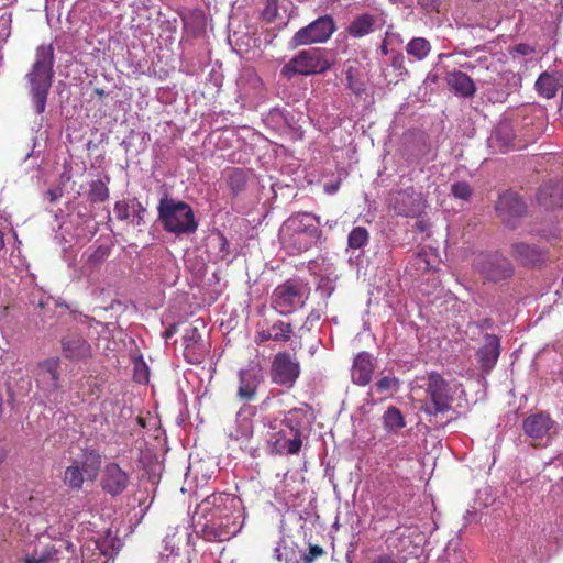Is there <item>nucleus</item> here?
I'll return each mask as SVG.
<instances>
[{"label": "nucleus", "instance_id": "41", "mask_svg": "<svg viewBox=\"0 0 563 563\" xmlns=\"http://www.w3.org/2000/svg\"><path fill=\"white\" fill-rule=\"evenodd\" d=\"M451 192L455 198L467 201L473 195V190L468 183L459 181L451 186Z\"/></svg>", "mask_w": 563, "mask_h": 563}, {"label": "nucleus", "instance_id": "49", "mask_svg": "<svg viewBox=\"0 0 563 563\" xmlns=\"http://www.w3.org/2000/svg\"><path fill=\"white\" fill-rule=\"evenodd\" d=\"M369 563H400L389 554H380L375 556Z\"/></svg>", "mask_w": 563, "mask_h": 563}, {"label": "nucleus", "instance_id": "4", "mask_svg": "<svg viewBox=\"0 0 563 563\" xmlns=\"http://www.w3.org/2000/svg\"><path fill=\"white\" fill-rule=\"evenodd\" d=\"M157 212L158 220L166 232L176 235L190 234L198 228L194 210L185 201L165 196L159 200Z\"/></svg>", "mask_w": 563, "mask_h": 563}, {"label": "nucleus", "instance_id": "63", "mask_svg": "<svg viewBox=\"0 0 563 563\" xmlns=\"http://www.w3.org/2000/svg\"><path fill=\"white\" fill-rule=\"evenodd\" d=\"M5 454L0 452V464L4 461Z\"/></svg>", "mask_w": 563, "mask_h": 563}, {"label": "nucleus", "instance_id": "9", "mask_svg": "<svg viewBox=\"0 0 563 563\" xmlns=\"http://www.w3.org/2000/svg\"><path fill=\"white\" fill-rule=\"evenodd\" d=\"M522 430L532 446L542 448L547 446L552 435L556 433V422L550 413L538 411L525 418Z\"/></svg>", "mask_w": 563, "mask_h": 563}, {"label": "nucleus", "instance_id": "52", "mask_svg": "<svg viewBox=\"0 0 563 563\" xmlns=\"http://www.w3.org/2000/svg\"><path fill=\"white\" fill-rule=\"evenodd\" d=\"M184 356L190 364H200L203 361V354H184Z\"/></svg>", "mask_w": 563, "mask_h": 563}, {"label": "nucleus", "instance_id": "56", "mask_svg": "<svg viewBox=\"0 0 563 563\" xmlns=\"http://www.w3.org/2000/svg\"><path fill=\"white\" fill-rule=\"evenodd\" d=\"M380 51H382V54L383 55H388L389 51H388V44L385 41H383L382 45H380Z\"/></svg>", "mask_w": 563, "mask_h": 563}, {"label": "nucleus", "instance_id": "48", "mask_svg": "<svg viewBox=\"0 0 563 563\" xmlns=\"http://www.w3.org/2000/svg\"><path fill=\"white\" fill-rule=\"evenodd\" d=\"M136 208L137 209H136L135 217H134V223L136 225L144 224L145 223L144 214L146 212V209L141 203H137Z\"/></svg>", "mask_w": 563, "mask_h": 563}, {"label": "nucleus", "instance_id": "12", "mask_svg": "<svg viewBox=\"0 0 563 563\" xmlns=\"http://www.w3.org/2000/svg\"><path fill=\"white\" fill-rule=\"evenodd\" d=\"M474 266L484 279L494 283L514 275V266L510 261L498 253L478 255Z\"/></svg>", "mask_w": 563, "mask_h": 563}, {"label": "nucleus", "instance_id": "55", "mask_svg": "<svg viewBox=\"0 0 563 563\" xmlns=\"http://www.w3.org/2000/svg\"><path fill=\"white\" fill-rule=\"evenodd\" d=\"M220 240H221V249H220L221 252L228 253L229 242H228L227 238L221 235Z\"/></svg>", "mask_w": 563, "mask_h": 563}, {"label": "nucleus", "instance_id": "36", "mask_svg": "<svg viewBox=\"0 0 563 563\" xmlns=\"http://www.w3.org/2000/svg\"><path fill=\"white\" fill-rule=\"evenodd\" d=\"M368 231L363 227H356L354 228L349 236H347V244L351 249H361L368 242Z\"/></svg>", "mask_w": 563, "mask_h": 563}, {"label": "nucleus", "instance_id": "3", "mask_svg": "<svg viewBox=\"0 0 563 563\" xmlns=\"http://www.w3.org/2000/svg\"><path fill=\"white\" fill-rule=\"evenodd\" d=\"M54 49L52 45H41L36 49L35 62L26 75L31 97L36 113L45 111L47 95L54 76Z\"/></svg>", "mask_w": 563, "mask_h": 563}, {"label": "nucleus", "instance_id": "59", "mask_svg": "<svg viewBox=\"0 0 563 563\" xmlns=\"http://www.w3.org/2000/svg\"><path fill=\"white\" fill-rule=\"evenodd\" d=\"M416 225H417V229L420 230V231H423L426 229V225H424V223L422 221H418L416 223Z\"/></svg>", "mask_w": 563, "mask_h": 563}, {"label": "nucleus", "instance_id": "40", "mask_svg": "<svg viewBox=\"0 0 563 563\" xmlns=\"http://www.w3.org/2000/svg\"><path fill=\"white\" fill-rule=\"evenodd\" d=\"M327 551L318 544H309L307 551L301 554L302 563H314L318 559L325 556Z\"/></svg>", "mask_w": 563, "mask_h": 563}, {"label": "nucleus", "instance_id": "53", "mask_svg": "<svg viewBox=\"0 0 563 563\" xmlns=\"http://www.w3.org/2000/svg\"><path fill=\"white\" fill-rule=\"evenodd\" d=\"M320 318H321V313H320L319 311H317V310H312V311L308 314L306 322H313V321H318V320H320Z\"/></svg>", "mask_w": 563, "mask_h": 563}, {"label": "nucleus", "instance_id": "51", "mask_svg": "<svg viewBox=\"0 0 563 563\" xmlns=\"http://www.w3.org/2000/svg\"><path fill=\"white\" fill-rule=\"evenodd\" d=\"M341 186V180H336L334 183H329L324 185V191L329 195L335 194Z\"/></svg>", "mask_w": 563, "mask_h": 563}, {"label": "nucleus", "instance_id": "35", "mask_svg": "<svg viewBox=\"0 0 563 563\" xmlns=\"http://www.w3.org/2000/svg\"><path fill=\"white\" fill-rule=\"evenodd\" d=\"M181 346L185 352L189 350H200L202 347L201 335L197 328H188L185 330Z\"/></svg>", "mask_w": 563, "mask_h": 563}, {"label": "nucleus", "instance_id": "29", "mask_svg": "<svg viewBox=\"0 0 563 563\" xmlns=\"http://www.w3.org/2000/svg\"><path fill=\"white\" fill-rule=\"evenodd\" d=\"M225 180L234 195L243 191L247 183V172L240 167L225 169Z\"/></svg>", "mask_w": 563, "mask_h": 563}, {"label": "nucleus", "instance_id": "44", "mask_svg": "<svg viewBox=\"0 0 563 563\" xmlns=\"http://www.w3.org/2000/svg\"><path fill=\"white\" fill-rule=\"evenodd\" d=\"M114 213L119 220H126L130 217V207L126 201H117L114 205Z\"/></svg>", "mask_w": 563, "mask_h": 563}, {"label": "nucleus", "instance_id": "8", "mask_svg": "<svg viewBox=\"0 0 563 563\" xmlns=\"http://www.w3.org/2000/svg\"><path fill=\"white\" fill-rule=\"evenodd\" d=\"M428 401L422 407V411L430 416L437 417L439 413H444L451 410L453 396L449 383L438 373H430L428 375L427 384Z\"/></svg>", "mask_w": 563, "mask_h": 563}, {"label": "nucleus", "instance_id": "45", "mask_svg": "<svg viewBox=\"0 0 563 563\" xmlns=\"http://www.w3.org/2000/svg\"><path fill=\"white\" fill-rule=\"evenodd\" d=\"M391 66L395 70L399 71L400 75L408 73L405 66V57L401 53H397L391 57Z\"/></svg>", "mask_w": 563, "mask_h": 563}, {"label": "nucleus", "instance_id": "18", "mask_svg": "<svg viewBox=\"0 0 563 563\" xmlns=\"http://www.w3.org/2000/svg\"><path fill=\"white\" fill-rule=\"evenodd\" d=\"M297 335L294 332L292 324L284 320H276L269 328L258 330L255 334V342L263 343L273 340L278 343L290 342L294 350L302 349L300 343H297Z\"/></svg>", "mask_w": 563, "mask_h": 563}, {"label": "nucleus", "instance_id": "15", "mask_svg": "<svg viewBox=\"0 0 563 563\" xmlns=\"http://www.w3.org/2000/svg\"><path fill=\"white\" fill-rule=\"evenodd\" d=\"M510 256L521 266L534 268L549 260V252L537 244L516 241L510 244Z\"/></svg>", "mask_w": 563, "mask_h": 563}, {"label": "nucleus", "instance_id": "39", "mask_svg": "<svg viewBox=\"0 0 563 563\" xmlns=\"http://www.w3.org/2000/svg\"><path fill=\"white\" fill-rule=\"evenodd\" d=\"M261 18L267 23L275 21L278 15V0H261Z\"/></svg>", "mask_w": 563, "mask_h": 563}, {"label": "nucleus", "instance_id": "1", "mask_svg": "<svg viewBox=\"0 0 563 563\" xmlns=\"http://www.w3.org/2000/svg\"><path fill=\"white\" fill-rule=\"evenodd\" d=\"M196 532L207 542H224L243 527L239 498L229 493H213L196 508L192 517Z\"/></svg>", "mask_w": 563, "mask_h": 563}, {"label": "nucleus", "instance_id": "34", "mask_svg": "<svg viewBox=\"0 0 563 563\" xmlns=\"http://www.w3.org/2000/svg\"><path fill=\"white\" fill-rule=\"evenodd\" d=\"M63 352H86L90 350L88 343L78 333H68L62 340Z\"/></svg>", "mask_w": 563, "mask_h": 563}, {"label": "nucleus", "instance_id": "33", "mask_svg": "<svg viewBox=\"0 0 563 563\" xmlns=\"http://www.w3.org/2000/svg\"><path fill=\"white\" fill-rule=\"evenodd\" d=\"M110 181V177H107V181L97 179L91 181L88 191V199L91 203L103 202L109 198V188L107 183Z\"/></svg>", "mask_w": 563, "mask_h": 563}, {"label": "nucleus", "instance_id": "14", "mask_svg": "<svg viewBox=\"0 0 563 563\" xmlns=\"http://www.w3.org/2000/svg\"><path fill=\"white\" fill-rule=\"evenodd\" d=\"M264 380L261 362L253 360L246 368L239 372V387L236 396L239 400L251 402L256 399L257 388Z\"/></svg>", "mask_w": 563, "mask_h": 563}, {"label": "nucleus", "instance_id": "22", "mask_svg": "<svg viewBox=\"0 0 563 563\" xmlns=\"http://www.w3.org/2000/svg\"><path fill=\"white\" fill-rule=\"evenodd\" d=\"M537 201L545 209L563 206V179L547 181L538 189Z\"/></svg>", "mask_w": 563, "mask_h": 563}, {"label": "nucleus", "instance_id": "54", "mask_svg": "<svg viewBox=\"0 0 563 563\" xmlns=\"http://www.w3.org/2000/svg\"><path fill=\"white\" fill-rule=\"evenodd\" d=\"M176 330H177V325L176 324H172L169 325L166 331L164 332V338L167 340L169 338H172L175 333H176Z\"/></svg>", "mask_w": 563, "mask_h": 563}, {"label": "nucleus", "instance_id": "62", "mask_svg": "<svg viewBox=\"0 0 563 563\" xmlns=\"http://www.w3.org/2000/svg\"><path fill=\"white\" fill-rule=\"evenodd\" d=\"M96 93L100 97L104 96V90L97 88Z\"/></svg>", "mask_w": 563, "mask_h": 563}, {"label": "nucleus", "instance_id": "24", "mask_svg": "<svg viewBox=\"0 0 563 563\" xmlns=\"http://www.w3.org/2000/svg\"><path fill=\"white\" fill-rule=\"evenodd\" d=\"M445 81L449 88L460 97L470 98L476 92L473 79L461 70H453L446 74Z\"/></svg>", "mask_w": 563, "mask_h": 563}, {"label": "nucleus", "instance_id": "26", "mask_svg": "<svg viewBox=\"0 0 563 563\" xmlns=\"http://www.w3.org/2000/svg\"><path fill=\"white\" fill-rule=\"evenodd\" d=\"M560 85V74L558 71H544L538 77L534 87L537 92L547 98L551 99L555 97Z\"/></svg>", "mask_w": 563, "mask_h": 563}, {"label": "nucleus", "instance_id": "17", "mask_svg": "<svg viewBox=\"0 0 563 563\" xmlns=\"http://www.w3.org/2000/svg\"><path fill=\"white\" fill-rule=\"evenodd\" d=\"M271 374L274 383L291 387L299 377L300 366L290 354H276Z\"/></svg>", "mask_w": 563, "mask_h": 563}, {"label": "nucleus", "instance_id": "16", "mask_svg": "<svg viewBox=\"0 0 563 563\" xmlns=\"http://www.w3.org/2000/svg\"><path fill=\"white\" fill-rule=\"evenodd\" d=\"M493 327L490 319H484L481 323H470L466 329V334L476 344L472 346L477 352H499L500 339L494 333H489Z\"/></svg>", "mask_w": 563, "mask_h": 563}, {"label": "nucleus", "instance_id": "32", "mask_svg": "<svg viewBox=\"0 0 563 563\" xmlns=\"http://www.w3.org/2000/svg\"><path fill=\"white\" fill-rule=\"evenodd\" d=\"M58 365L59 361L57 357L45 360L38 365V376L42 379H48L52 388H57L58 380Z\"/></svg>", "mask_w": 563, "mask_h": 563}, {"label": "nucleus", "instance_id": "30", "mask_svg": "<svg viewBox=\"0 0 563 563\" xmlns=\"http://www.w3.org/2000/svg\"><path fill=\"white\" fill-rule=\"evenodd\" d=\"M383 424L388 432L397 433L405 428L406 421L401 411L397 407L390 406L383 415Z\"/></svg>", "mask_w": 563, "mask_h": 563}, {"label": "nucleus", "instance_id": "23", "mask_svg": "<svg viewBox=\"0 0 563 563\" xmlns=\"http://www.w3.org/2000/svg\"><path fill=\"white\" fill-rule=\"evenodd\" d=\"M416 539H421L420 533H418V529L405 527L397 528L387 541L389 542V547L394 548L397 552L413 553L410 551V545H413L415 549L419 547V543L416 542Z\"/></svg>", "mask_w": 563, "mask_h": 563}, {"label": "nucleus", "instance_id": "57", "mask_svg": "<svg viewBox=\"0 0 563 563\" xmlns=\"http://www.w3.org/2000/svg\"><path fill=\"white\" fill-rule=\"evenodd\" d=\"M461 67L464 69H467V70H474L475 65L471 62H466V63L462 64Z\"/></svg>", "mask_w": 563, "mask_h": 563}, {"label": "nucleus", "instance_id": "50", "mask_svg": "<svg viewBox=\"0 0 563 563\" xmlns=\"http://www.w3.org/2000/svg\"><path fill=\"white\" fill-rule=\"evenodd\" d=\"M109 254V250L108 247H104V246H99L92 254H91V260L93 261H99V260H102L106 256H108Z\"/></svg>", "mask_w": 563, "mask_h": 563}, {"label": "nucleus", "instance_id": "10", "mask_svg": "<svg viewBox=\"0 0 563 563\" xmlns=\"http://www.w3.org/2000/svg\"><path fill=\"white\" fill-rule=\"evenodd\" d=\"M335 30L333 16L325 14L298 30L291 37L290 43L294 47L325 43Z\"/></svg>", "mask_w": 563, "mask_h": 563}, {"label": "nucleus", "instance_id": "21", "mask_svg": "<svg viewBox=\"0 0 563 563\" xmlns=\"http://www.w3.org/2000/svg\"><path fill=\"white\" fill-rule=\"evenodd\" d=\"M495 140L503 152L522 150L528 141L517 135L510 121L504 120L495 129Z\"/></svg>", "mask_w": 563, "mask_h": 563}, {"label": "nucleus", "instance_id": "6", "mask_svg": "<svg viewBox=\"0 0 563 563\" xmlns=\"http://www.w3.org/2000/svg\"><path fill=\"white\" fill-rule=\"evenodd\" d=\"M333 62L328 58V53L321 48L300 51L282 68V75L291 78L295 75L309 76L322 74L329 70Z\"/></svg>", "mask_w": 563, "mask_h": 563}, {"label": "nucleus", "instance_id": "42", "mask_svg": "<svg viewBox=\"0 0 563 563\" xmlns=\"http://www.w3.org/2000/svg\"><path fill=\"white\" fill-rule=\"evenodd\" d=\"M379 393L397 391L399 388V379L394 376H384L375 384Z\"/></svg>", "mask_w": 563, "mask_h": 563}, {"label": "nucleus", "instance_id": "58", "mask_svg": "<svg viewBox=\"0 0 563 563\" xmlns=\"http://www.w3.org/2000/svg\"><path fill=\"white\" fill-rule=\"evenodd\" d=\"M25 563H45V560L43 559H40V560H31V559H27L25 561Z\"/></svg>", "mask_w": 563, "mask_h": 563}, {"label": "nucleus", "instance_id": "31", "mask_svg": "<svg viewBox=\"0 0 563 563\" xmlns=\"http://www.w3.org/2000/svg\"><path fill=\"white\" fill-rule=\"evenodd\" d=\"M406 52L417 60H423L431 52V44L424 37H413L407 44Z\"/></svg>", "mask_w": 563, "mask_h": 563}, {"label": "nucleus", "instance_id": "46", "mask_svg": "<svg viewBox=\"0 0 563 563\" xmlns=\"http://www.w3.org/2000/svg\"><path fill=\"white\" fill-rule=\"evenodd\" d=\"M46 196H47L48 200L52 203H54V202H56L63 196V188L59 187V186H56L54 188H49L46 191Z\"/></svg>", "mask_w": 563, "mask_h": 563}, {"label": "nucleus", "instance_id": "5", "mask_svg": "<svg viewBox=\"0 0 563 563\" xmlns=\"http://www.w3.org/2000/svg\"><path fill=\"white\" fill-rule=\"evenodd\" d=\"M311 294L308 282L289 278L276 286L271 296V307L280 316H289L305 307Z\"/></svg>", "mask_w": 563, "mask_h": 563}, {"label": "nucleus", "instance_id": "61", "mask_svg": "<svg viewBox=\"0 0 563 563\" xmlns=\"http://www.w3.org/2000/svg\"><path fill=\"white\" fill-rule=\"evenodd\" d=\"M253 81H254V84H255V85H261V84H262L261 78H260V77H257V76H254V77H253Z\"/></svg>", "mask_w": 563, "mask_h": 563}, {"label": "nucleus", "instance_id": "19", "mask_svg": "<svg viewBox=\"0 0 563 563\" xmlns=\"http://www.w3.org/2000/svg\"><path fill=\"white\" fill-rule=\"evenodd\" d=\"M130 484V475L118 463H107L101 477L102 489L112 497L121 495Z\"/></svg>", "mask_w": 563, "mask_h": 563}, {"label": "nucleus", "instance_id": "11", "mask_svg": "<svg viewBox=\"0 0 563 563\" xmlns=\"http://www.w3.org/2000/svg\"><path fill=\"white\" fill-rule=\"evenodd\" d=\"M527 209L521 196L512 190L500 194L495 206L497 217L511 230L518 228L520 220L527 214Z\"/></svg>", "mask_w": 563, "mask_h": 563}, {"label": "nucleus", "instance_id": "38", "mask_svg": "<svg viewBox=\"0 0 563 563\" xmlns=\"http://www.w3.org/2000/svg\"><path fill=\"white\" fill-rule=\"evenodd\" d=\"M134 379L139 384H146L150 380V368L144 362L142 354L135 355L133 358Z\"/></svg>", "mask_w": 563, "mask_h": 563}, {"label": "nucleus", "instance_id": "47", "mask_svg": "<svg viewBox=\"0 0 563 563\" xmlns=\"http://www.w3.org/2000/svg\"><path fill=\"white\" fill-rule=\"evenodd\" d=\"M514 51L522 56H527L534 53L536 49L529 44L520 43L515 46Z\"/></svg>", "mask_w": 563, "mask_h": 563}, {"label": "nucleus", "instance_id": "27", "mask_svg": "<svg viewBox=\"0 0 563 563\" xmlns=\"http://www.w3.org/2000/svg\"><path fill=\"white\" fill-rule=\"evenodd\" d=\"M375 18L368 13L357 15L347 26V33L353 37H363L373 32Z\"/></svg>", "mask_w": 563, "mask_h": 563}, {"label": "nucleus", "instance_id": "28", "mask_svg": "<svg viewBox=\"0 0 563 563\" xmlns=\"http://www.w3.org/2000/svg\"><path fill=\"white\" fill-rule=\"evenodd\" d=\"M172 538L165 539V545L161 552L158 563H189L187 556L181 553L180 548L176 547Z\"/></svg>", "mask_w": 563, "mask_h": 563}, {"label": "nucleus", "instance_id": "64", "mask_svg": "<svg viewBox=\"0 0 563 563\" xmlns=\"http://www.w3.org/2000/svg\"><path fill=\"white\" fill-rule=\"evenodd\" d=\"M44 305H45V301H44V300H40V302H38V307H40V308H43V307H44Z\"/></svg>", "mask_w": 563, "mask_h": 563}, {"label": "nucleus", "instance_id": "25", "mask_svg": "<svg viewBox=\"0 0 563 563\" xmlns=\"http://www.w3.org/2000/svg\"><path fill=\"white\" fill-rule=\"evenodd\" d=\"M375 369L371 354H356L352 367V380L360 386H366L372 380Z\"/></svg>", "mask_w": 563, "mask_h": 563}, {"label": "nucleus", "instance_id": "37", "mask_svg": "<svg viewBox=\"0 0 563 563\" xmlns=\"http://www.w3.org/2000/svg\"><path fill=\"white\" fill-rule=\"evenodd\" d=\"M346 86L357 97L362 98L366 93L365 85L356 78V69L349 67L346 69Z\"/></svg>", "mask_w": 563, "mask_h": 563}, {"label": "nucleus", "instance_id": "7", "mask_svg": "<svg viewBox=\"0 0 563 563\" xmlns=\"http://www.w3.org/2000/svg\"><path fill=\"white\" fill-rule=\"evenodd\" d=\"M102 457L96 450H85L81 462L74 461L64 472V483L73 490L82 488L85 476L95 481L101 467Z\"/></svg>", "mask_w": 563, "mask_h": 563}, {"label": "nucleus", "instance_id": "13", "mask_svg": "<svg viewBox=\"0 0 563 563\" xmlns=\"http://www.w3.org/2000/svg\"><path fill=\"white\" fill-rule=\"evenodd\" d=\"M272 446L274 452L278 454L294 455L299 453L302 446L299 423L294 422L291 417L282 420L279 431L273 437Z\"/></svg>", "mask_w": 563, "mask_h": 563}, {"label": "nucleus", "instance_id": "2", "mask_svg": "<svg viewBox=\"0 0 563 563\" xmlns=\"http://www.w3.org/2000/svg\"><path fill=\"white\" fill-rule=\"evenodd\" d=\"M279 241L289 255H300L312 247H321L323 232L320 217L306 211L290 214L279 229Z\"/></svg>", "mask_w": 563, "mask_h": 563}, {"label": "nucleus", "instance_id": "43", "mask_svg": "<svg viewBox=\"0 0 563 563\" xmlns=\"http://www.w3.org/2000/svg\"><path fill=\"white\" fill-rule=\"evenodd\" d=\"M499 354H481L478 363L485 374H487L497 363Z\"/></svg>", "mask_w": 563, "mask_h": 563}, {"label": "nucleus", "instance_id": "20", "mask_svg": "<svg viewBox=\"0 0 563 563\" xmlns=\"http://www.w3.org/2000/svg\"><path fill=\"white\" fill-rule=\"evenodd\" d=\"M389 205L398 216L416 217L421 211L420 195L412 187L393 194Z\"/></svg>", "mask_w": 563, "mask_h": 563}, {"label": "nucleus", "instance_id": "60", "mask_svg": "<svg viewBox=\"0 0 563 563\" xmlns=\"http://www.w3.org/2000/svg\"><path fill=\"white\" fill-rule=\"evenodd\" d=\"M4 247L3 233L0 231V251Z\"/></svg>", "mask_w": 563, "mask_h": 563}]
</instances>
